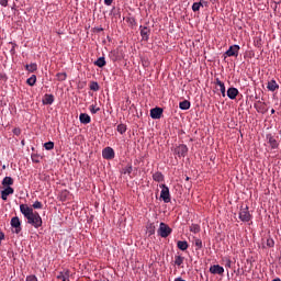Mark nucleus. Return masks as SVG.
I'll return each instance as SVG.
<instances>
[{"instance_id":"e433bc0d","label":"nucleus","mask_w":281,"mask_h":281,"mask_svg":"<svg viewBox=\"0 0 281 281\" xmlns=\"http://www.w3.org/2000/svg\"><path fill=\"white\" fill-rule=\"evenodd\" d=\"M33 209L34 210H43V203L41 201H35L33 203Z\"/></svg>"},{"instance_id":"2f4dec72","label":"nucleus","mask_w":281,"mask_h":281,"mask_svg":"<svg viewBox=\"0 0 281 281\" xmlns=\"http://www.w3.org/2000/svg\"><path fill=\"white\" fill-rule=\"evenodd\" d=\"M116 131L121 135H124V133H126V125L125 124H119L117 127H116Z\"/></svg>"},{"instance_id":"37998d69","label":"nucleus","mask_w":281,"mask_h":281,"mask_svg":"<svg viewBox=\"0 0 281 281\" xmlns=\"http://www.w3.org/2000/svg\"><path fill=\"white\" fill-rule=\"evenodd\" d=\"M127 23H130V25H136L135 18H128Z\"/></svg>"},{"instance_id":"1a4fd4ad","label":"nucleus","mask_w":281,"mask_h":281,"mask_svg":"<svg viewBox=\"0 0 281 281\" xmlns=\"http://www.w3.org/2000/svg\"><path fill=\"white\" fill-rule=\"evenodd\" d=\"M161 115H164V109L154 108V109L150 110L151 120H161Z\"/></svg>"},{"instance_id":"4c0bfd02","label":"nucleus","mask_w":281,"mask_h":281,"mask_svg":"<svg viewBox=\"0 0 281 281\" xmlns=\"http://www.w3.org/2000/svg\"><path fill=\"white\" fill-rule=\"evenodd\" d=\"M147 232H148L149 236H153L155 234V224H149L147 226Z\"/></svg>"},{"instance_id":"ea45409f","label":"nucleus","mask_w":281,"mask_h":281,"mask_svg":"<svg viewBox=\"0 0 281 281\" xmlns=\"http://www.w3.org/2000/svg\"><path fill=\"white\" fill-rule=\"evenodd\" d=\"M10 43H11V45H12V48H11L10 53H11L12 55H14V54H16V43H14V42H10Z\"/></svg>"},{"instance_id":"4be33fe9","label":"nucleus","mask_w":281,"mask_h":281,"mask_svg":"<svg viewBox=\"0 0 281 281\" xmlns=\"http://www.w3.org/2000/svg\"><path fill=\"white\" fill-rule=\"evenodd\" d=\"M177 247H178V249H180V251H186L188 249L189 245H188V241H186V240H179L177 243Z\"/></svg>"},{"instance_id":"c03bdc74","label":"nucleus","mask_w":281,"mask_h":281,"mask_svg":"<svg viewBox=\"0 0 281 281\" xmlns=\"http://www.w3.org/2000/svg\"><path fill=\"white\" fill-rule=\"evenodd\" d=\"M225 267H227L228 269H232V259L229 258L226 259Z\"/></svg>"},{"instance_id":"dca6fc26","label":"nucleus","mask_w":281,"mask_h":281,"mask_svg":"<svg viewBox=\"0 0 281 281\" xmlns=\"http://www.w3.org/2000/svg\"><path fill=\"white\" fill-rule=\"evenodd\" d=\"M226 94H227V98H229V100H236V98L238 95V89H236V88H228Z\"/></svg>"},{"instance_id":"6e6d98bb","label":"nucleus","mask_w":281,"mask_h":281,"mask_svg":"<svg viewBox=\"0 0 281 281\" xmlns=\"http://www.w3.org/2000/svg\"><path fill=\"white\" fill-rule=\"evenodd\" d=\"M21 144L24 146L25 145V140H22Z\"/></svg>"},{"instance_id":"a878e982","label":"nucleus","mask_w":281,"mask_h":281,"mask_svg":"<svg viewBox=\"0 0 281 281\" xmlns=\"http://www.w3.org/2000/svg\"><path fill=\"white\" fill-rule=\"evenodd\" d=\"M133 172V165L128 164L122 169L123 175H131Z\"/></svg>"},{"instance_id":"f03ea898","label":"nucleus","mask_w":281,"mask_h":281,"mask_svg":"<svg viewBox=\"0 0 281 281\" xmlns=\"http://www.w3.org/2000/svg\"><path fill=\"white\" fill-rule=\"evenodd\" d=\"M238 218L243 223H249V221H251V213L249 212V206H247V205L240 206Z\"/></svg>"},{"instance_id":"13d9d810","label":"nucleus","mask_w":281,"mask_h":281,"mask_svg":"<svg viewBox=\"0 0 281 281\" xmlns=\"http://www.w3.org/2000/svg\"><path fill=\"white\" fill-rule=\"evenodd\" d=\"M33 161H35L36 164H38V160H37V158H35V160H33Z\"/></svg>"},{"instance_id":"423d86ee","label":"nucleus","mask_w":281,"mask_h":281,"mask_svg":"<svg viewBox=\"0 0 281 281\" xmlns=\"http://www.w3.org/2000/svg\"><path fill=\"white\" fill-rule=\"evenodd\" d=\"M238 52H240V46L235 44L229 46V48L225 52V56H234L235 58H238Z\"/></svg>"},{"instance_id":"0eeeda50","label":"nucleus","mask_w":281,"mask_h":281,"mask_svg":"<svg viewBox=\"0 0 281 281\" xmlns=\"http://www.w3.org/2000/svg\"><path fill=\"white\" fill-rule=\"evenodd\" d=\"M103 159H115V150L112 147H105L102 150Z\"/></svg>"},{"instance_id":"473e14b6","label":"nucleus","mask_w":281,"mask_h":281,"mask_svg":"<svg viewBox=\"0 0 281 281\" xmlns=\"http://www.w3.org/2000/svg\"><path fill=\"white\" fill-rule=\"evenodd\" d=\"M90 90H91V91H100V85H98L97 81H92V82L90 83Z\"/></svg>"},{"instance_id":"f257e3e1","label":"nucleus","mask_w":281,"mask_h":281,"mask_svg":"<svg viewBox=\"0 0 281 281\" xmlns=\"http://www.w3.org/2000/svg\"><path fill=\"white\" fill-rule=\"evenodd\" d=\"M20 212L23 214L24 218H26L29 225L38 229V227H43V218L38 212H34V209L30 207L27 204L20 205Z\"/></svg>"},{"instance_id":"c756f323","label":"nucleus","mask_w":281,"mask_h":281,"mask_svg":"<svg viewBox=\"0 0 281 281\" xmlns=\"http://www.w3.org/2000/svg\"><path fill=\"white\" fill-rule=\"evenodd\" d=\"M190 232H192L193 234H199V232H201V226L199 224H192L190 226Z\"/></svg>"},{"instance_id":"5701e85b","label":"nucleus","mask_w":281,"mask_h":281,"mask_svg":"<svg viewBox=\"0 0 281 281\" xmlns=\"http://www.w3.org/2000/svg\"><path fill=\"white\" fill-rule=\"evenodd\" d=\"M154 181H157V183H161L164 181V173L161 171H157L153 175Z\"/></svg>"},{"instance_id":"49530a36","label":"nucleus","mask_w":281,"mask_h":281,"mask_svg":"<svg viewBox=\"0 0 281 281\" xmlns=\"http://www.w3.org/2000/svg\"><path fill=\"white\" fill-rule=\"evenodd\" d=\"M13 134L18 136L21 135V128H14Z\"/></svg>"},{"instance_id":"79ce46f5","label":"nucleus","mask_w":281,"mask_h":281,"mask_svg":"<svg viewBox=\"0 0 281 281\" xmlns=\"http://www.w3.org/2000/svg\"><path fill=\"white\" fill-rule=\"evenodd\" d=\"M26 281H38V278H36L34 274H30L26 277Z\"/></svg>"},{"instance_id":"72a5a7b5","label":"nucleus","mask_w":281,"mask_h":281,"mask_svg":"<svg viewBox=\"0 0 281 281\" xmlns=\"http://www.w3.org/2000/svg\"><path fill=\"white\" fill-rule=\"evenodd\" d=\"M175 265H177V267H181L183 265V257L181 256H176L175 258Z\"/></svg>"},{"instance_id":"603ef678","label":"nucleus","mask_w":281,"mask_h":281,"mask_svg":"<svg viewBox=\"0 0 281 281\" xmlns=\"http://www.w3.org/2000/svg\"><path fill=\"white\" fill-rule=\"evenodd\" d=\"M97 32H104V29L99 27V29H97Z\"/></svg>"},{"instance_id":"864d4df0","label":"nucleus","mask_w":281,"mask_h":281,"mask_svg":"<svg viewBox=\"0 0 281 281\" xmlns=\"http://www.w3.org/2000/svg\"><path fill=\"white\" fill-rule=\"evenodd\" d=\"M273 113H276V110H274V109L271 110V115H273Z\"/></svg>"},{"instance_id":"412c9836","label":"nucleus","mask_w":281,"mask_h":281,"mask_svg":"<svg viewBox=\"0 0 281 281\" xmlns=\"http://www.w3.org/2000/svg\"><path fill=\"white\" fill-rule=\"evenodd\" d=\"M42 102L43 104H54V94H45Z\"/></svg>"},{"instance_id":"09e8293b","label":"nucleus","mask_w":281,"mask_h":281,"mask_svg":"<svg viewBox=\"0 0 281 281\" xmlns=\"http://www.w3.org/2000/svg\"><path fill=\"white\" fill-rule=\"evenodd\" d=\"M113 3V0H104L105 5H111Z\"/></svg>"},{"instance_id":"5fc2aeb1","label":"nucleus","mask_w":281,"mask_h":281,"mask_svg":"<svg viewBox=\"0 0 281 281\" xmlns=\"http://www.w3.org/2000/svg\"><path fill=\"white\" fill-rule=\"evenodd\" d=\"M186 181H190V177L187 176V177H186Z\"/></svg>"},{"instance_id":"7ed1b4c3","label":"nucleus","mask_w":281,"mask_h":281,"mask_svg":"<svg viewBox=\"0 0 281 281\" xmlns=\"http://www.w3.org/2000/svg\"><path fill=\"white\" fill-rule=\"evenodd\" d=\"M172 234V228L168 226V224L161 222L158 228V235H160L161 238H168Z\"/></svg>"},{"instance_id":"4468645a","label":"nucleus","mask_w":281,"mask_h":281,"mask_svg":"<svg viewBox=\"0 0 281 281\" xmlns=\"http://www.w3.org/2000/svg\"><path fill=\"white\" fill-rule=\"evenodd\" d=\"M255 109L258 113L265 114V113H267V103L259 101V102L255 103Z\"/></svg>"},{"instance_id":"f704fd0d","label":"nucleus","mask_w":281,"mask_h":281,"mask_svg":"<svg viewBox=\"0 0 281 281\" xmlns=\"http://www.w3.org/2000/svg\"><path fill=\"white\" fill-rule=\"evenodd\" d=\"M45 150H54V142L49 140L44 144Z\"/></svg>"},{"instance_id":"bf43d9fd","label":"nucleus","mask_w":281,"mask_h":281,"mask_svg":"<svg viewBox=\"0 0 281 281\" xmlns=\"http://www.w3.org/2000/svg\"><path fill=\"white\" fill-rule=\"evenodd\" d=\"M0 41H1V36H0Z\"/></svg>"},{"instance_id":"20e7f679","label":"nucleus","mask_w":281,"mask_h":281,"mask_svg":"<svg viewBox=\"0 0 281 281\" xmlns=\"http://www.w3.org/2000/svg\"><path fill=\"white\" fill-rule=\"evenodd\" d=\"M160 199H162L164 203H170V189L166 184H160Z\"/></svg>"},{"instance_id":"cd10ccee","label":"nucleus","mask_w":281,"mask_h":281,"mask_svg":"<svg viewBox=\"0 0 281 281\" xmlns=\"http://www.w3.org/2000/svg\"><path fill=\"white\" fill-rule=\"evenodd\" d=\"M56 78L59 82H65V80H67V72H58Z\"/></svg>"},{"instance_id":"ddd939ff","label":"nucleus","mask_w":281,"mask_h":281,"mask_svg":"<svg viewBox=\"0 0 281 281\" xmlns=\"http://www.w3.org/2000/svg\"><path fill=\"white\" fill-rule=\"evenodd\" d=\"M140 27V36L143 41H148L150 36V29L148 26H139Z\"/></svg>"},{"instance_id":"de8ad7c7","label":"nucleus","mask_w":281,"mask_h":281,"mask_svg":"<svg viewBox=\"0 0 281 281\" xmlns=\"http://www.w3.org/2000/svg\"><path fill=\"white\" fill-rule=\"evenodd\" d=\"M0 80H8V77L3 72H0Z\"/></svg>"},{"instance_id":"6e6552de","label":"nucleus","mask_w":281,"mask_h":281,"mask_svg":"<svg viewBox=\"0 0 281 281\" xmlns=\"http://www.w3.org/2000/svg\"><path fill=\"white\" fill-rule=\"evenodd\" d=\"M210 273H213V276H223V273H225V268L220 265H213L210 267Z\"/></svg>"},{"instance_id":"a211bd4d","label":"nucleus","mask_w":281,"mask_h":281,"mask_svg":"<svg viewBox=\"0 0 281 281\" xmlns=\"http://www.w3.org/2000/svg\"><path fill=\"white\" fill-rule=\"evenodd\" d=\"M69 270H64L58 273L57 280L69 281Z\"/></svg>"},{"instance_id":"f8f14e48","label":"nucleus","mask_w":281,"mask_h":281,"mask_svg":"<svg viewBox=\"0 0 281 281\" xmlns=\"http://www.w3.org/2000/svg\"><path fill=\"white\" fill-rule=\"evenodd\" d=\"M10 194H14V189L12 187H7L1 191L2 201H8V196H10Z\"/></svg>"},{"instance_id":"a19ab883","label":"nucleus","mask_w":281,"mask_h":281,"mask_svg":"<svg viewBox=\"0 0 281 281\" xmlns=\"http://www.w3.org/2000/svg\"><path fill=\"white\" fill-rule=\"evenodd\" d=\"M98 111H100V108H97L95 105H91L90 106V112L94 115L95 113H98Z\"/></svg>"},{"instance_id":"7c9ffc66","label":"nucleus","mask_w":281,"mask_h":281,"mask_svg":"<svg viewBox=\"0 0 281 281\" xmlns=\"http://www.w3.org/2000/svg\"><path fill=\"white\" fill-rule=\"evenodd\" d=\"M201 7L203 8V2H194L192 4L193 12H199V10H201Z\"/></svg>"},{"instance_id":"58836bf2","label":"nucleus","mask_w":281,"mask_h":281,"mask_svg":"<svg viewBox=\"0 0 281 281\" xmlns=\"http://www.w3.org/2000/svg\"><path fill=\"white\" fill-rule=\"evenodd\" d=\"M195 247H198V249H203V241L199 238L195 239Z\"/></svg>"},{"instance_id":"9b49d317","label":"nucleus","mask_w":281,"mask_h":281,"mask_svg":"<svg viewBox=\"0 0 281 281\" xmlns=\"http://www.w3.org/2000/svg\"><path fill=\"white\" fill-rule=\"evenodd\" d=\"M175 154L178 155V157H186L188 155V146L187 145H179L175 148Z\"/></svg>"},{"instance_id":"4d7b16f0","label":"nucleus","mask_w":281,"mask_h":281,"mask_svg":"<svg viewBox=\"0 0 281 281\" xmlns=\"http://www.w3.org/2000/svg\"><path fill=\"white\" fill-rule=\"evenodd\" d=\"M33 161H35L36 164H38V160H37V158H35V160H33Z\"/></svg>"},{"instance_id":"c85d7f7f","label":"nucleus","mask_w":281,"mask_h":281,"mask_svg":"<svg viewBox=\"0 0 281 281\" xmlns=\"http://www.w3.org/2000/svg\"><path fill=\"white\" fill-rule=\"evenodd\" d=\"M26 85H29V87H34V85H36V75H32V76L26 80Z\"/></svg>"},{"instance_id":"9d476101","label":"nucleus","mask_w":281,"mask_h":281,"mask_svg":"<svg viewBox=\"0 0 281 281\" xmlns=\"http://www.w3.org/2000/svg\"><path fill=\"white\" fill-rule=\"evenodd\" d=\"M266 139H268V144L270 145V147L276 150V148H279L280 143H278V139H276V136L271 135V134H267L266 135Z\"/></svg>"},{"instance_id":"6ab92c4d","label":"nucleus","mask_w":281,"mask_h":281,"mask_svg":"<svg viewBox=\"0 0 281 281\" xmlns=\"http://www.w3.org/2000/svg\"><path fill=\"white\" fill-rule=\"evenodd\" d=\"M215 85H217V87H220V91L222 93V97L225 98V83L223 81H221V79L216 78L215 79Z\"/></svg>"},{"instance_id":"3c124183","label":"nucleus","mask_w":281,"mask_h":281,"mask_svg":"<svg viewBox=\"0 0 281 281\" xmlns=\"http://www.w3.org/2000/svg\"><path fill=\"white\" fill-rule=\"evenodd\" d=\"M200 2L203 4V7L207 8V1L201 0Z\"/></svg>"},{"instance_id":"b1692460","label":"nucleus","mask_w":281,"mask_h":281,"mask_svg":"<svg viewBox=\"0 0 281 281\" xmlns=\"http://www.w3.org/2000/svg\"><path fill=\"white\" fill-rule=\"evenodd\" d=\"M14 184V179H12V177H4L2 180V186H8V188H10V186Z\"/></svg>"},{"instance_id":"f3484780","label":"nucleus","mask_w":281,"mask_h":281,"mask_svg":"<svg viewBox=\"0 0 281 281\" xmlns=\"http://www.w3.org/2000/svg\"><path fill=\"white\" fill-rule=\"evenodd\" d=\"M79 122L81 124H90L91 123V116H89V114H87V113H81L79 115Z\"/></svg>"},{"instance_id":"393cba45","label":"nucleus","mask_w":281,"mask_h":281,"mask_svg":"<svg viewBox=\"0 0 281 281\" xmlns=\"http://www.w3.org/2000/svg\"><path fill=\"white\" fill-rule=\"evenodd\" d=\"M179 109H181V111H188V109H190V101L184 100V101L180 102Z\"/></svg>"},{"instance_id":"a18cd8bd","label":"nucleus","mask_w":281,"mask_h":281,"mask_svg":"<svg viewBox=\"0 0 281 281\" xmlns=\"http://www.w3.org/2000/svg\"><path fill=\"white\" fill-rule=\"evenodd\" d=\"M0 5H2V8H8V0H0Z\"/></svg>"},{"instance_id":"bb28decb","label":"nucleus","mask_w":281,"mask_h":281,"mask_svg":"<svg viewBox=\"0 0 281 281\" xmlns=\"http://www.w3.org/2000/svg\"><path fill=\"white\" fill-rule=\"evenodd\" d=\"M94 65L97 67H104V65H106V60L104 57H99L98 60L94 61Z\"/></svg>"},{"instance_id":"c9c22d12","label":"nucleus","mask_w":281,"mask_h":281,"mask_svg":"<svg viewBox=\"0 0 281 281\" xmlns=\"http://www.w3.org/2000/svg\"><path fill=\"white\" fill-rule=\"evenodd\" d=\"M266 245L267 247L271 248V247H276V241L273 240V238L268 237L266 240Z\"/></svg>"},{"instance_id":"2eb2a0df","label":"nucleus","mask_w":281,"mask_h":281,"mask_svg":"<svg viewBox=\"0 0 281 281\" xmlns=\"http://www.w3.org/2000/svg\"><path fill=\"white\" fill-rule=\"evenodd\" d=\"M267 89L268 91H277V89H280V86L274 79H271L268 81Z\"/></svg>"},{"instance_id":"39448f33","label":"nucleus","mask_w":281,"mask_h":281,"mask_svg":"<svg viewBox=\"0 0 281 281\" xmlns=\"http://www.w3.org/2000/svg\"><path fill=\"white\" fill-rule=\"evenodd\" d=\"M11 227H13V234H21V220L18 216L11 218Z\"/></svg>"},{"instance_id":"aec40b11","label":"nucleus","mask_w":281,"mask_h":281,"mask_svg":"<svg viewBox=\"0 0 281 281\" xmlns=\"http://www.w3.org/2000/svg\"><path fill=\"white\" fill-rule=\"evenodd\" d=\"M25 69H26V71H30V74H34V71H36V69H38V65H36V63L26 64Z\"/></svg>"},{"instance_id":"8fccbe9b","label":"nucleus","mask_w":281,"mask_h":281,"mask_svg":"<svg viewBox=\"0 0 281 281\" xmlns=\"http://www.w3.org/2000/svg\"><path fill=\"white\" fill-rule=\"evenodd\" d=\"M5 238V234L3 232H0V240H3Z\"/></svg>"}]
</instances>
